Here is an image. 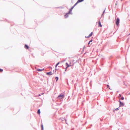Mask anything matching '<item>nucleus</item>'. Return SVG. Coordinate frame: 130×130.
Masks as SVG:
<instances>
[{
	"label": "nucleus",
	"mask_w": 130,
	"mask_h": 130,
	"mask_svg": "<svg viewBox=\"0 0 130 130\" xmlns=\"http://www.w3.org/2000/svg\"><path fill=\"white\" fill-rule=\"evenodd\" d=\"M73 8L72 7L69 10V13H71V12L72 10V9H73Z\"/></svg>",
	"instance_id": "7"
},
{
	"label": "nucleus",
	"mask_w": 130,
	"mask_h": 130,
	"mask_svg": "<svg viewBox=\"0 0 130 130\" xmlns=\"http://www.w3.org/2000/svg\"><path fill=\"white\" fill-rule=\"evenodd\" d=\"M119 95V96L120 97H121V94H120Z\"/></svg>",
	"instance_id": "26"
},
{
	"label": "nucleus",
	"mask_w": 130,
	"mask_h": 130,
	"mask_svg": "<svg viewBox=\"0 0 130 130\" xmlns=\"http://www.w3.org/2000/svg\"><path fill=\"white\" fill-rule=\"evenodd\" d=\"M75 6L74 5L72 7H73V8H74V7Z\"/></svg>",
	"instance_id": "25"
},
{
	"label": "nucleus",
	"mask_w": 130,
	"mask_h": 130,
	"mask_svg": "<svg viewBox=\"0 0 130 130\" xmlns=\"http://www.w3.org/2000/svg\"><path fill=\"white\" fill-rule=\"evenodd\" d=\"M67 68V67H66V68H65V71H67V68Z\"/></svg>",
	"instance_id": "23"
},
{
	"label": "nucleus",
	"mask_w": 130,
	"mask_h": 130,
	"mask_svg": "<svg viewBox=\"0 0 130 130\" xmlns=\"http://www.w3.org/2000/svg\"><path fill=\"white\" fill-rule=\"evenodd\" d=\"M46 74L48 75H51L52 74V72L51 71L48 72H47Z\"/></svg>",
	"instance_id": "5"
},
{
	"label": "nucleus",
	"mask_w": 130,
	"mask_h": 130,
	"mask_svg": "<svg viewBox=\"0 0 130 130\" xmlns=\"http://www.w3.org/2000/svg\"><path fill=\"white\" fill-rule=\"evenodd\" d=\"M119 102L120 103L119 105L120 106L119 107L121 106H124V104L122 102H121L120 100H119Z\"/></svg>",
	"instance_id": "3"
},
{
	"label": "nucleus",
	"mask_w": 130,
	"mask_h": 130,
	"mask_svg": "<svg viewBox=\"0 0 130 130\" xmlns=\"http://www.w3.org/2000/svg\"><path fill=\"white\" fill-rule=\"evenodd\" d=\"M84 0H78L77 3H80L84 1Z\"/></svg>",
	"instance_id": "13"
},
{
	"label": "nucleus",
	"mask_w": 130,
	"mask_h": 130,
	"mask_svg": "<svg viewBox=\"0 0 130 130\" xmlns=\"http://www.w3.org/2000/svg\"><path fill=\"white\" fill-rule=\"evenodd\" d=\"M50 67L51 68V67Z\"/></svg>",
	"instance_id": "31"
},
{
	"label": "nucleus",
	"mask_w": 130,
	"mask_h": 130,
	"mask_svg": "<svg viewBox=\"0 0 130 130\" xmlns=\"http://www.w3.org/2000/svg\"><path fill=\"white\" fill-rule=\"evenodd\" d=\"M107 87H108V88H109L110 89V90H111V89L109 87V85H107Z\"/></svg>",
	"instance_id": "20"
},
{
	"label": "nucleus",
	"mask_w": 130,
	"mask_h": 130,
	"mask_svg": "<svg viewBox=\"0 0 130 130\" xmlns=\"http://www.w3.org/2000/svg\"><path fill=\"white\" fill-rule=\"evenodd\" d=\"M44 70V69H37V71L39 72L42 71H43Z\"/></svg>",
	"instance_id": "9"
},
{
	"label": "nucleus",
	"mask_w": 130,
	"mask_h": 130,
	"mask_svg": "<svg viewBox=\"0 0 130 130\" xmlns=\"http://www.w3.org/2000/svg\"><path fill=\"white\" fill-rule=\"evenodd\" d=\"M66 65L67 66L66 67L67 68H68V67L71 66L69 65L67 62H66Z\"/></svg>",
	"instance_id": "10"
},
{
	"label": "nucleus",
	"mask_w": 130,
	"mask_h": 130,
	"mask_svg": "<svg viewBox=\"0 0 130 130\" xmlns=\"http://www.w3.org/2000/svg\"><path fill=\"white\" fill-rule=\"evenodd\" d=\"M92 35V32L90 33L89 35V36L88 37H86L87 38H88L90 37Z\"/></svg>",
	"instance_id": "6"
},
{
	"label": "nucleus",
	"mask_w": 130,
	"mask_h": 130,
	"mask_svg": "<svg viewBox=\"0 0 130 130\" xmlns=\"http://www.w3.org/2000/svg\"><path fill=\"white\" fill-rule=\"evenodd\" d=\"M105 10L104 11H103V13L102 14V16L104 14V12H105Z\"/></svg>",
	"instance_id": "18"
},
{
	"label": "nucleus",
	"mask_w": 130,
	"mask_h": 130,
	"mask_svg": "<svg viewBox=\"0 0 130 130\" xmlns=\"http://www.w3.org/2000/svg\"><path fill=\"white\" fill-rule=\"evenodd\" d=\"M55 79H56V82H57L58 79V77H55Z\"/></svg>",
	"instance_id": "16"
},
{
	"label": "nucleus",
	"mask_w": 130,
	"mask_h": 130,
	"mask_svg": "<svg viewBox=\"0 0 130 130\" xmlns=\"http://www.w3.org/2000/svg\"><path fill=\"white\" fill-rule=\"evenodd\" d=\"M124 98L123 97H122L121 98V99L122 100H123L124 99Z\"/></svg>",
	"instance_id": "21"
},
{
	"label": "nucleus",
	"mask_w": 130,
	"mask_h": 130,
	"mask_svg": "<svg viewBox=\"0 0 130 130\" xmlns=\"http://www.w3.org/2000/svg\"><path fill=\"white\" fill-rule=\"evenodd\" d=\"M24 48L26 49H28L29 48V47L27 44H25L24 46Z\"/></svg>",
	"instance_id": "8"
},
{
	"label": "nucleus",
	"mask_w": 130,
	"mask_h": 130,
	"mask_svg": "<svg viewBox=\"0 0 130 130\" xmlns=\"http://www.w3.org/2000/svg\"><path fill=\"white\" fill-rule=\"evenodd\" d=\"M120 20L118 18H117L116 20V24L117 26H118L119 24Z\"/></svg>",
	"instance_id": "2"
},
{
	"label": "nucleus",
	"mask_w": 130,
	"mask_h": 130,
	"mask_svg": "<svg viewBox=\"0 0 130 130\" xmlns=\"http://www.w3.org/2000/svg\"><path fill=\"white\" fill-rule=\"evenodd\" d=\"M92 40H91L90 41H89V42L88 43V44H89L90 43V42H92Z\"/></svg>",
	"instance_id": "17"
},
{
	"label": "nucleus",
	"mask_w": 130,
	"mask_h": 130,
	"mask_svg": "<svg viewBox=\"0 0 130 130\" xmlns=\"http://www.w3.org/2000/svg\"><path fill=\"white\" fill-rule=\"evenodd\" d=\"M37 113L39 114H40V109H38L37 111Z\"/></svg>",
	"instance_id": "14"
},
{
	"label": "nucleus",
	"mask_w": 130,
	"mask_h": 130,
	"mask_svg": "<svg viewBox=\"0 0 130 130\" xmlns=\"http://www.w3.org/2000/svg\"><path fill=\"white\" fill-rule=\"evenodd\" d=\"M39 96H41L40 94H39Z\"/></svg>",
	"instance_id": "28"
},
{
	"label": "nucleus",
	"mask_w": 130,
	"mask_h": 130,
	"mask_svg": "<svg viewBox=\"0 0 130 130\" xmlns=\"http://www.w3.org/2000/svg\"><path fill=\"white\" fill-rule=\"evenodd\" d=\"M64 94L62 93H61L57 97L58 99H61L64 98Z\"/></svg>",
	"instance_id": "1"
},
{
	"label": "nucleus",
	"mask_w": 130,
	"mask_h": 130,
	"mask_svg": "<svg viewBox=\"0 0 130 130\" xmlns=\"http://www.w3.org/2000/svg\"><path fill=\"white\" fill-rule=\"evenodd\" d=\"M41 127L42 130H43V125L41 123Z\"/></svg>",
	"instance_id": "12"
},
{
	"label": "nucleus",
	"mask_w": 130,
	"mask_h": 130,
	"mask_svg": "<svg viewBox=\"0 0 130 130\" xmlns=\"http://www.w3.org/2000/svg\"><path fill=\"white\" fill-rule=\"evenodd\" d=\"M65 72H64V74H65Z\"/></svg>",
	"instance_id": "29"
},
{
	"label": "nucleus",
	"mask_w": 130,
	"mask_h": 130,
	"mask_svg": "<svg viewBox=\"0 0 130 130\" xmlns=\"http://www.w3.org/2000/svg\"><path fill=\"white\" fill-rule=\"evenodd\" d=\"M78 3H77V2L74 4V5L76 6V5Z\"/></svg>",
	"instance_id": "22"
},
{
	"label": "nucleus",
	"mask_w": 130,
	"mask_h": 130,
	"mask_svg": "<svg viewBox=\"0 0 130 130\" xmlns=\"http://www.w3.org/2000/svg\"><path fill=\"white\" fill-rule=\"evenodd\" d=\"M3 71V69L0 68V72H2Z\"/></svg>",
	"instance_id": "19"
},
{
	"label": "nucleus",
	"mask_w": 130,
	"mask_h": 130,
	"mask_svg": "<svg viewBox=\"0 0 130 130\" xmlns=\"http://www.w3.org/2000/svg\"><path fill=\"white\" fill-rule=\"evenodd\" d=\"M128 94H130V93H129Z\"/></svg>",
	"instance_id": "30"
},
{
	"label": "nucleus",
	"mask_w": 130,
	"mask_h": 130,
	"mask_svg": "<svg viewBox=\"0 0 130 130\" xmlns=\"http://www.w3.org/2000/svg\"><path fill=\"white\" fill-rule=\"evenodd\" d=\"M69 14H70V13H69V12L68 13H66V14L64 15L65 17L66 18H67L68 17V15Z\"/></svg>",
	"instance_id": "4"
},
{
	"label": "nucleus",
	"mask_w": 130,
	"mask_h": 130,
	"mask_svg": "<svg viewBox=\"0 0 130 130\" xmlns=\"http://www.w3.org/2000/svg\"><path fill=\"white\" fill-rule=\"evenodd\" d=\"M118 108H116L115 109V110H117L118 109Z\"/></svg>",
	"instance_id": "24"
},
{
	"label": "nucleus",
	"mask_w": 130,
	"mask_h": 130,
	"mask_svg": "<svg viewBox=\"0 0 130 130\" xmlns=\"http://www.w3.org/2000/svg\"><path fill=\"white\" fill-rule=\"evenodd\" d=\"M98 23H99V26H100V27H102V25H101V22L100 21V20H99V21Z\"/></svg>",
	"instance_id": "11"
},
{
	"label": "nucleus",
	"mask_w": 130,
	"mask_h": 130,
	"mask_svg": "<svg viewBox=\"0 0 130 130\" xmlns=\"http://www.w3.org/2000/svg\"><path fill=\"white\" fill-rule=\"evenodd\" d=\"M60 63V62H59L56 64L55 65L56 68V67Z\"/></svg>",
	"instance_id": "15"
},
{
	"label": "nucleus",
	"mask_w": 130,
	"mask_h": 130,
	"mask_svg": "<svg viewBox=\"0 0 130 130\" xmlns=\"http://www.w3.org/2000/svg\"><path fill=\"white\" fill-rule=\"evenodd\" d=\"M44 94V93H42L41 94L42 95V94Z\"/></svg>",
	"instance_id": "27"
}]
</instances>
